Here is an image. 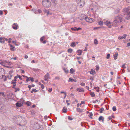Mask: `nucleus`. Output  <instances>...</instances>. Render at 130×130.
I'll return each instance as SVG.
<instances>
[{
  "mask_svg": "<svg viewBox=\"0 0 130 130\" xmlns=\"http://www.w3.org/2000/svg\"><path fill=\"white\" fill-rule=\"evenodd\" d=\"M76 30H81L82 29V28L80 27H79L78 28H76Z\"/></svg>",
  "mask_w": 130,
  "mask_h": 130,
  "instance_id": "6e6d98bb",
  "label": "nucleus"
},
{
  "mask_svg": "<svg viewBox=\"0 0 130 130\" xmlns=\"http://www.w3.org/2000/svg\"><path fill=\"white\" fill-rule=\"evenodd\" d=\"M90 79L91 80H93L94 78L91 76L90 77Z\"/></svg>",
  "mask_w": 130,
  "mask_h": 130,
  "instance_id": "bf43d9fd",
  "label": "nucleus"
},
{
  "mask_svg": "<svg viewBox=\"0 0 130 130\" xmlns=\"http://www.w3.org/2000/svg\"><path fill=\"white\" fill-rule=\"evenodd\" d=\"M85 102L83 101H81V102L80 103V105H81L82 104H84Z\"/></svg>",
  "mask_w": 130,
  "mask_h": 130,
  "instance_id": "774afa93",
  "label": "nucleus"
},
{
  "mask_svg": "<svg viewBox=\"0 0 130 130\" xmlns=\"http://www.w3.org/2000/svg\"><path fill=\"white\" fill-rule=\"evenodd\" d=\"M44 79L45 81H46L50 78V75L48 73H47L44 76Z\"/></svg>",
  "mask_w": 130,
  "mask_h": 130,
  "instance_id": "0eeeda50",
  "label": "nucleus"
},
{
  "mask_svg": "<svg viewBox=\"0 0 130 130\" xmlns=\"http://www.w3.org/2000/svg\"><path fill=\"white\" fill-rule=\"evenodd\" d=\"M71 30H72L76 31V27H72L71 28Z\"/></svg>",
  "mask_w": 130,
  "mask_h": 130,
  "instance_id": "f704fd0d",
  "label": "nucleus"
},
{
  "mask_svg": "<svg viewBox=\"0 0 130 130\" xmlns=\"http://www.w3.org/2000/svg\"><path fill=\"white\" fill-rule=\"evenodd\" d=\"M45 38V37L44 36H43L40 39V41L41 42H42L44 40V39Z\"/></svg>",
  "mask_w": 130,
  "mask_h": 130,
  "instance_id": "7c9ffc66",
  "label": "nucleus"
},
{
  "mask_svg": "<svg viewBox=\"0 0 130 130\" xmlns=\"http://www.w3.org/2000/svg\"><path fill=\"white\" fill-rule=\"evenodd\" d=\"M42 4L43 6L46 7H49L52 5L50 0H43Z\"/></svg>",
  "mask_w": 130,
  "mask_h": 130,
  "instance_id": "7ed1b4c3",
  "label": "nucleus"
},
{
  "mask_svg": "<svg viewBox=\"0 0 130 130\" xmlns=\"http://www.w3.org/2000/svg\"><path fill=\"white\" fill-rule=\"evenodd\" d=\"M12 27L15 30L17 29L19 27L18 26L17 23H14Z\"/></svg>",
  "mask_w": 130,
  "mask_h": 130,
  "instance_id": "6e6552de",
  "label": "nucleus"
},
{
  "mask_svg": "<svg viewBox=\"0 0 130 130\" xmlns=\"http://www.w3.org/2000/svg\"><path fill=\"white\" fill-rule=\"evenodd\" d=\"M110 54H107V56H106V58L107 59H108L110 57Z\"/></svg>",
  "mask_w": 130,
  "mask_h": 130,
  "instance_id": "ea45409f",
  "label": "nucleus"
},
{
  "mask_svg": "<svg viewBox=\"0 0 130 130\" xmlns=\"http://www.w3.org/2000/svg\"><path fill=\"white\" fill-rule=\"evenodd\" d=\"M90 94L91 96L93 97L95 96V94L93 92H91L90 93Z\"/></svg>",
  "mask_w": 130,
  "mask_h": 130,
  "instance_id": "bb28decb",
  "label": "nucleus"
},
{
  "mask_svg": "<svg viewBox=\"0 0 130 130\" xmlns=\"http://www.w3.org/2000/svg\"><path fill=\"white\" fill-rule=\"evenodd\" d=\"M17 57H15L14 58H11L10 59H13L14 60H16L17 59Z\"/></svg>",
  "mask_w": 130,
  "mask_h": 130,
  "instance_id": "864d4df0",
  "label": "nucleus"
},
{
  "mask_svg": "<svg viewBox=\"0 0 130 130\" xmlns=\"http://www.w3.org/2000/svg\"><path fill=\"white\" fill-rule=\"evenodd\" d=\"M2 95L3 96H5V95L4 94V92H0V96H1Z\"/></svg>",
  "mask_w": 130,
  "mask_h": 130,
  "instance_id": "58836bf2",
  "label": "nucleus"
},
{
  "mask_svg": "<svg viewBox=\"0 0 130 130\" xmlns=\"http://www.w3.org/2000/svg\"><path fill=\"white\" fill-rule=\"evenodd\" d=\"M26 78H27V79H26V81L27 82H28V81H29L30 80L29 79V78H28V77H27V76H26Z\"/></svg>",
  "mask_w": 130,
  "mask_h": 130,
  "instance_id": "09e8293b",
  "label": "nucleus"
},
{
  "mask_svg": "<svg viewBox=\"0 0 130 130\" xmlns=\"http://www.w3.org/2000/svg\"><path fill=\"white\" fill-rule=\"evenodd\" d=\"M104 109L103 108H100V113H102V111L104 110Z\"/></svg>",
  "mask_w": 130,
  "mask_h": 130,
  "instance_id": "72a5a7b5",
  "label": "nucleus"
},
{
  "mask_svg": "<svg viewBox=\"0 0 130 130\" xmlns=\"http://www.w3.org/2000/svg\"><path fill=\"white\" fill-rule=\"evenodd\" d=\"M96 70L98 71L99 69V66L97 65L96 66Z\"/></svg>",
  "mask_w": 130,
  "mask_h": 130,
  "instance_id": "e433bc0d",
  "label": "nucleus"
},
{
  "mask_svg": "<svg viewBox=\"0 0 130 130\" xmlns=\"http://www.w3.org/2000/svg\"><path fill=\"white\" fill-rule=\"evenodd\" d=\"M5 38H3L0 37V42L4 43L5 42Z\"/></svg>",
  "mask_w": 130,
  "mask_h": 130,
  "instance_id": "dca6fc26",
  "label": "nucleus"
},
{
  "mask_svg": "<svg viewBox=\"0 0 130 130\" xmlns=\"http://www.w3.org/2000/svg\"><path fill=\"white\" fill-rule=\"evenodd\" d=\"M16 105L17 107H20L22 106V105L20 103H17L16 104Z\"/></svg>",
  "mask_w": 130,
  "mask_h": 130,
  "instance_id": "5701e85b",
  "label": "nucleus"
},
{
  "mask_svg": "<svg viewBox=\"0 0 130 130\" xmlns=\"http://www.w3.org/2000/svg\"><path fill=\"white\" fill-rule=\"evenodd\" d=\"M68 118L69 120H72L73 119V118L70 117H69Z\"/></svg>",
  "mask_w": 130,
  "mask_h": 130,
  "instance_id": "4d7b16f0",
  "label": "nucleus"
},
{
  "mask_svg": "<svg viewBox=\"0 0 130 130\" xmlns=\"http://www.w3.org/2000/svg\"><path fill=\"white\" fill-rule=\"evenodd\" d=\"M113 117V116L112 117V116H109L108 118L109 120H110L111 119H112V117Z\"/></svg>",
  "mask_w": 130,
  "mask_h": 130,
  "instance_id": "a19ab883",
  "label": "nucleus"
},
{
  "mask_svg": "<svg viewBox=\"0 0 130 130\" xmlns=\"http://www.w3.org/2000/svg\"><path fill=\"white\" fill-rule=\"evenodd\" d=\"M76 44H75V43L74 42H72L70 46L72 47H74L75 46Z\"/></svg>",
  "mask_w": 130,
  "mask_h": 130,
  "instance_id": "b1692460",
  "label": "nucleus"
},
{
  "mask_svg": "<svg viewBox=\"0 0 130 130\" xmlns=\"http://www.w3.org/2000/svg\"><path fill=\"white\" fill-rule=\"evenodd\" d=\"M39 125L38 124H36L34 125V127H35L36 128L38 129L39 128Z\"/></svg>",
  "mask_w": 130,
  "mask_h": 130,
  "instance_id": "393cba45",
  "label": "nucleus"
},
{
  "mask_svg": "<svg viewBox=\"0 0 130 130\" xmlns=\"http://www.w3.org/2000/svg\"><path fill=\"white\" fill-rule=\"evenodd\" d=\"M41 87L42 89H44V85L43 84H41Z\"/></svg>",
  "mask_w": 130,
  "mask_h": 130,
  "instance_id": "a18cd8bd",
  "label": "nucleus"
},
{
  "mask_svg": "<svg viewBox=\"0 0 130 130\" xmlns=\"http://www.w3.org/2000/svg\"><path fill=\"white\" fill-rule=\"evenodd\" d=\"M10 49L12 51H14V47L13 46L11 45H10Z\"/></svg>",
  "mask_w": 130,
  "mask_h": 130,
  "instance_id": "cd10ccee",
  "label": "nucleus"
},
{
  "mask_svg": "<svg viewBox=\"0 0 130 130\" xmlns=\"http://www.w3.org/2000/svg\"><path fill=\"white\" fill-rule=\"evenodd\" d=\"M77 5L80 8L83 7L85 4L84 0H77Z\"/></svg>",
  "mask_w": 130,
  "mask_h": 130,
  "instance_id": "20e7f679",
  "label": "nucleus"
},
{
  "mask_svg": "<svg viewBox=\"0 0 130 130\" xmlns=\"http://www.w3.org/2000/svg\"><path fill=\"white\" fill-rule=\"evenodd\" d=\"M98 24L99 25L102 26L103 25V22L102 21H99L98 22Z\"/></svg>",
  "mask_w": 130,
  "mask_h": 130,
  "instance_id": "aec40b11",
  "label": "nucleus"
},
{
  "mask_svg": "<svg viewBox=\"0 0 130 130\" xmlns=\"http://www.w3.org/2000/svg\"><path fill=\"white\" fill-rule=\"evenodd\" d=\"M91 118H92V116H93V114L92 112H90L89 113V115H88Z\"/></svg>",
  "mask_w": 130,
  "mask_h": 130,
  "instance_id": "2f4dec72",
  "label": "nucleus"
},
{
  "mask_svg": "<svg viewBox=\"0 0 130 130\" xmlns=\"http://www.w3.org/2000/svg\"><path fill=\"white\" fill-rule=\"evenodd\" d=\"M38 91V90H36L35 89H32L30 91V92L31 93H32L34 92H36Z\"/></svg>",
  "mask_w": 130,
  "mask_h": 130,
  "instance_id": "412c9836",
  "label": "nucleus"
},
{
  "mask_svg": "<svg viewBox=\"0 0 130 130\" xmlns=\"http://www.w3.org/2000/svg\"><path fill=\"white\" fill-rule=\"evenodd\" d=\"M122 19L123 18L121 15L115 17L112 22V26L114 27L118 26L119 24L122 21Z\"/></svg>",
  "mask_w": 130,
  "mask_h": 130,
  "instance_id": "f257e3e1",
  "label": "nucleus"
},
{
  "mask_svg": "<svg viewBox=\"0 0 130 130\" xmlns=\"http://www.w3.org/2000/svg\"><path fill=\"white\" fill-rule=\"evenodd\" d=\"M67 109L66 107H64L62 109V112L63 113H66L67 112Z\"/></svg>",
  "mask_w": 130,
  "mask_h": 130,
  "instance_id": "ddd939ff",
  "label": "nucleus"
},
{
  "mask_svg": "<svg viewBox=\"0 0 130 130\" xmlns=\"http://www.w3.org/2000/svg\"><path fill=\"white\" fill-rule=\"evenodd\" d=\"M80 85L82 86H84L85 85V84L84 83H82L80 84Z\"/></svg>",
  "mask_w": 130,
  "mask_h": 130,
  "instance_id": "79ce46f5",
  "label": "nucleus"
},
{
  "mask_svg": "<svg viewBox=\"0 0 130 130\" xmlns=\"http://www.w3.org/2000/svg\"><path fill=\"white\" fill-rule=\"evenodd\" d=\"M82 53V51L80 50H78L77 54L78 55H81Z\"/></svg>",
  "mask_w": 130,
  "mask_h": 130,
  "instance_id": "a211bd4d",
  "label": "nucleus"
},
{
  "mask_svg": "<svg viewBox=\"0 0 130 130\" xmlns=\"http://www.w3.org/2000/svg\"><path fill=\"white\" fill-rule=\"evenodd\" d=\"M69 82H73L74 81L75 82H76V79H72V78L71 77H70L69 78V80H68Z\"/></svg>",
  "mask_w": 130,
  "mask_h": 130,
  "instance_id": "f3484780",
  "label": "nucleus"
},
{
  "mask_svg": "<svg viewBox=\"0 0 130 130\" xmlns=\"http://www.w3.org/2000/svg\"><path fill=\"white\" fill-rule=\"evenodd\" d=\"M29 78L30 79V80L31 82H33L34 81V78H33L29 77Z\"/></svg>",
  "mask_w": 130,
  "mask_h": 130,
  "instance_id": "49530a36",
  "label": "nucleus"
},
{
  "mask_svg": "<svg viewBox=\"0 0 130 130\" xmlns=\"http://www.w3.org/2000/svg\"><path fill=\"white\" fill-rule=\"evenodd\" d=\"M39 70L38 69H34V71L36 72H39Z\"/></svg>",
  "mask_w": 130,
  "mask_h": 130,
  "instance_id": "473e14b6",
  "label": "nucleus"
},
{
  "mask_svg": "<svg viewBox=\"0 0 130 130\" xmlns=\"http://www.w3.org/2000/svg\"><path fill=\"white\" fill-rule=\"evenodd\" d=\"M69 102V100H66V103H67V105H70V103Z\"/></svg>",
  "mask_w": 130,
  "mask_h": 130,
  "instance_id": "c03bdc74",
  "label": "nucleus"
},
{
  "mask_svg": "<svg viewBox=\"0 0 130 130\" xmlns=\"http://www.w3.org/2000/svg\"><path fill=\"white\" fill-rule=\"evenodd\" d=\"M17 79L14 78V79L12 80L11 82V83H16Z\"/></svg>",
  "mask_w": 130,
  "mask_h": 130,
  "instance_id": "c756f323",
  "label": "nucleus"
},
{
  "mask_svg": "<svg viewBox=\"0 0 130 130\" xmlns=\"http://www.w3.org/2000/svg\"><path fill=\"white\" fill-rule=\"evenodd\" d=\"M124 36L123 37V38L125 39L126 38V36H127V35L125 34H124Z\"/></svg>",
  "mask_w": 130,
  "mask_h": 130,
  "instance_id": "13d9d810",
  "label": "nucleus"
},
{
  "mask_svg": "<svg viewBox=\"0 0 130 130\" xmlns=\"http://www.w3.org/2000/svg\"><path fill=\"white\" fill-rule=\"evenodd\" d=\"M99 121H102V122H104V118L102 116H101L99 118Z\"/></svg>",
  "mask_w": 130,
  "mask_h": 130,
  "instance_id": "9d476101",
  "label": "nucleus"
},
{
  "mask_svg": "<svg viewBox=\"0 0 130 130\" xmlns=\"http://www.w3.org/2000/svg\"><path fill=\"white\" fill-rule=\"evenodd\" d=\"M3 14V12L2 11L0 10V15H2Z\"/></svg>",
  "mask_w": 130,
  "mask_h": 130,
  "instance_id": "338daca9",
  "label": "nucleus"
},
{
  "mask_svg": "<svg viewBox=\"0 0 130 130\" xmlns=\"http://www.w3.org/2000/svg\"><path fill=\"white\" fill-rule=\"evenodd\" d=\"M19 75H17V76H16L14 78V79H16L18 78Z\"/></svg>",
  "mask_w": 130,
  "mask_h": 130,
  "instance_id": "052dcab7",
  "label": "nucleus"
},
{
  "mask_svg": "<svg viewBox=\"0 0 130 130\" xmlns=\"http://www.w3.org/2000/svg\"><path fill=\"white\" fill-rule=\"evenodd\" d=\"M83 110L79 108H77L76 110L78 112H83Z\"/></svg>",
  "mask_w": 130,
  "mask_h": 130,
  "instance_id": "2eb2a0df",
  "label": "nucleus"
},
{
  "mask_svg": "<svg viewBox=\"0 0 130 130\" xmlns=\"http://www.w3.org/2000/svg\"><path fill=\"white\" fill-rule=\"evenodd\" d=\"M52 88H51L50 89H49L48 90V91L50 92H51V91H52Z\"/></svg>",
  "mask_w": 130,
  "mask_h": 130,
  "instance_id": "37998d69",
  "label": "nucleus"
},
{
  "mask_svg": "<svg viewBox=\"0 0 130 130\" xmlns=\"http://www.w3.org/2000/svg\"><path fill=\"white\" fill-rule=\"evenodd\" d=\"M9 41H8V42L9 43H10L11 42V40H12V39L11 38H9Z\"/></svg>",
  "mask_w": 130,
  "mask_h": 130,
  "instance_id": "de8ad7c7",
  "label": "nucleus"
},
{
  "mask_svg": "<svg viewBox=\"0 0 130 130\" xmlns=\"http://www.w3.org/2000/svg\"><path fill=\"white\" fill-rule=\"evenodd\" d=\"M32 87L31 85H29L28 86V87L29 88V90H30L31 88Z\"/></svg>",
  "mask_w": 130,
  "mask_h": 130,
  "instance_id": "3c124183",
  "label": "nucleus"
},
{
  "mask_svg": "<svg viewBox=\"0 0 130 130\" xmlns=\"http://www.w3.org/2000/svg\"><path fill=\"white\" fill-rule=\"evenodd\" d=\"M75 72V70L73 68H71L70 70V73L72 74H73Z\"/></svg>",
  "mask_w": 130,
  "mask_h": 130,
  "instance_id": "4468645a",
  "label": "nucleus"
},
{
  "mask_svg": "<svg viewBox=\"0 0 130 130\" xmlns=\"http://www.w3.org/2000/svg\"><path fill=\"white\" fill-rule=\"evenodd\" d=\"M90 73L91 74L93 75H94L96 73L95 70L93 69H91V71L90 72Z\"/></svg>",
  "mask_w": 130,
  "mask_h": 130,
  "instance_id": "1a4fd4ad",
  "label": "nucleus"
},
{
  "mask_svg": "<svg viewBox=\"0 0 130 130\" xmlns=\"http://www.w3.org/2000/svg\"><path fill=\"white\" fill-rule=\"evenodd\" d=\"M73 51V50L71 48H69L68 50V52L71 53Z\"/></svg>",
  "mask_w": 130,
  "mask_h": 130,
  "instance_id": "c85d7f7f",
  "label": "nucleus"
},
{
  "mask_svg": "<svg viewBox=\"0 0 130 130\" xmlns=\"http://www.w3.org/2000/svg\"><path fill=\"white\" fill-rule=\"evenodd\" d=\"M118 55V53H116L113 55L114 59L116 60L117 58Z\"/></svg>",
  "mask_w": 130,
  "mask_h": 130,
  "instance_id": "6ab92c4d",
  "label": "nucleus"
},
{
  "mask_svg": "<svg viewBox=\"0 0 130 130\" xmlns=\"http://www.w3.org/2000/svg\"><path fill=\"white\" fill-rule=\"evenodd\" d=\"M61 93H64V95H66V93L65 92H64L63 91H61L60 92Z\"/></svg>",
  "mask_w": 130,
  "mask_h": 130,
  "instance_id": "603ef678",
  "label": "nucleus"
},
{
  "mask_svg": "<svg viewBox=\"0 0 130 130\" xmlns=\"http://www.w3.org/2000/svg\"><path fill=\"white\" fill-rule=\"evenodd\" d=\"M125 64H123L122 66V68H125L126 67H125Z\"/></svg>",
  "mask_w": 130,
  "mask_h": 130,
  "instance_id": "69168bd1",
  "label": "nucleus"
},
{
  "mask_svg": "<svg viewBox=\"0 0 130 130\" xmlns=\"http://www.w3.org/2000/svg\"><path fill=\"white\" fill-rule=\"evenodd\" d=\"M104 24L106 25L109 28H110L111 27V22L106 21L105 22H104Z\"/></svg>",
  "mask_w": 130,
  "mask_h": 130,
  "instance_id": "423d86ee",
  "label": "nucleus"
},
{
  "mask_svg": "<svg viewBox=\"0 0 130 130\" xmlns=\"http://www.w3.org/2000/svg\"><path fill=\"white\" fill-rule=\"evenodd\" d=\"M85 19L86 22L90 23H92L94 21V19L87 16L85 17Z\"/></svg>",
  "mask_w": 130,
  "mask_h": 130,
  "instance_id": "39448f33",
  "label": "nucleus"
},
{
  "mask_svg": "<svg viewBox=\"0 0 130 130\" xmlns=\"http://www.w3.org/2000/svg\"><path fill=\"white\" fill-rule=\"evenodd\" d=\"M124 15H126L125 18L127 20L130 19V7H128L124 9Z\"/></svg>",
  "mask_w": 130,
  "mask_h": 130,
  "instance_id": "f03ea898",
  "label": "nucleus"
},
{
  "mask_svg": "<svg viewBox=\"0 0 130 130\" xmlns=\"http://www.w3.org/2000/svg\"><path fill=\"white\" fill-rule=\"evenodd\" d=\"M7 63V62L6 61L0 62V63L1 64L5 66V65H6V63Z\"/></svg>",
  "mask_w": 130,
  "mask_h": 130,
  "instance_id": "f8f14e48",
  "label": "nucleus"
},
{
  "mask_svg": "<svg viewBox=\"0 0 130 130\" xmlns=\"http://www.w3.org/2000/svg\"><path fill=\"white\" fill-rule=\"evenodd\" d=\"M43 11L45 13H46L47 11L46 9H44Z\"/></svg>",
  "mask_w": 130,
  "mask_h": 130,
  "instance_id": "0e129e2a",
  "label": "nucleus"
},
{
  "mask_svg": "<svg viewBox=\"0 0 130 130\" xmlns=\"http://www.w3.org/2000/svg\"><path fill=\"white\" fill-rule=\"evenodd\" d=\"M46 13H47V15H48L49 14H52L51 13H50L48 11H47Z\"/></svg>",
  "mask_w": 130,
  "mask_h": 130,
  "instance_id": "680f3d73",
  "label": "nucleus"
},
{
  "mask_svg": "<svg viewBox=\"0 0 130 130\" xmlns=\"http://www.w3.org/2000/svg\"><path fill=\"white\" fill-rule=\"evenodd\" d=\"M98 41L96 39H95L94 40V43L95 44H98Z\"/></svg>",
  "mask_w": 130,
  "mask_h": 130,
  "instance_id": "c9c22d12",
  "label": "nucleus"
},
{
  "mask_svg": "<svg viewBox=\"0 0 130 130\" xmlns=\"http://www.w3.org/2000/svg\"><path fill=\"white\" fill-rule=\"evenodd\" d=\"M76 90L80 92H83L84 91V89L83 88H77L76 89Z\"/></svg>",
  "mask_w": 130,
  "mask_h": 130,
  "instance_id": "9b49d317",
  "label": "nucleus"
},
{
  "mask_svg": "<svg viewBox=\"0 0 130 130\" xmlns=\"http://www.w3.org/2000/svg\"><path fill=\"white\" fill-rule=\"evenodd\" d=\"M63 69L66 73L67 74L68 73L69 70L67 69H66L65 68H63Z\"/></svg>",
  "mask_w": 130,
  "mask_h": 130,
  "instance_id": "4be33fe9",
  "label": "nucleus"
},
{
  "mask_svg": "<svg viewBox=\"0 0 130 130\" xmlns=\"http://www.w3.org/2000/svg\"><path fill=\"white\" fill-rule=\"evenodd\" d=\"M13 88L15 89V92H17V91H19L20 89L19 88H15L14 87H13Z\"/></svg>",
  "mask_w": 130,
  "mask_h": 130,
  "instance_id": "a878e982",
  "label": "nucleus"
},
{
  "mask_svg": "<svg viewBox=\"0 0 130 130\" xmlns=\"http://www.w3.org/2000/svg\"><path fill=\"white\" fill-rule=\"evenodd\" d=\"M118 39H123V37L122 36H119L118 37Z\"/></svg>",
  "mask_w": 130,
  "mask_h": 130,
  "instance_id": "8fccbe9b",
  "label": "nucleus"
},
{
  "mask_svg": "<svg viewBox=\"0 0 130 130\" xmlns=\"http://www.w3.org/2000/svg\"><path fill=\"white\" fill-rule=\"evenodd\" d=\"M38 12L40 13H41L42 12V11L40 9H38Z\"/></svg>",
  "mask_w": 130,
  "mask_h": 130,
  "instance_id": "e2e57ef3",
  "label": "nucleus"
},
{
  "mask_svg": "<svg viewBox=\"0 0 130 130\" xmlns=\"http://www.w3.org/2000/svg\"><path fill=\"white\" fill-rule=\"evenodd\" d=\"M52 1L53 3H56V0H51Z\"/></svg>",
  "mask_w": 130,
  "mask_h": 130,
  "instance_id": "5fc2aeb1",
  "label": "nucleus"
},
{
  "mask_svg": "<svg viewBox=\"0 0 130 130\" xmlns=\"http://www.w3.org/2000/svg\"><path fill=\"white\" fill-rule=\"evenodd\" d=\"M117 110V109H116V106H113L112 107V110L114 111H116Z\"/></svg>",
  "mask_w": 130,
  "mask_h": 130,
  "instance_id": "4c0bfd02",
  "label": "nucleus"
}]
</instances>
